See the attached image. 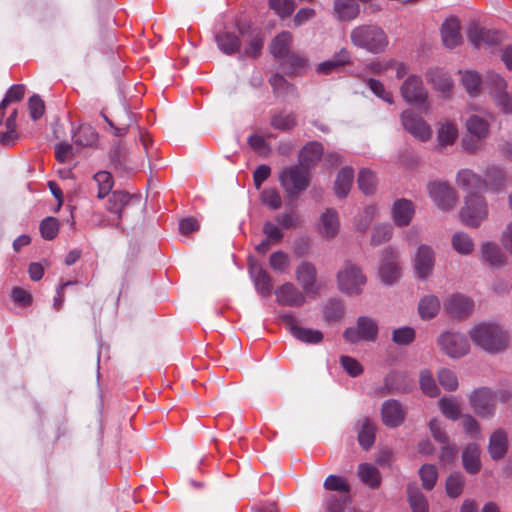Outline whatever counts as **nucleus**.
Segmentation results:
<instances>
[{"instance_id":"f257e3e1","label":"nucleus","mask_w":512,"mask_h":512,"mask_svg":"<svg viewBox=\"0 0 512 512\" xmlns=\"http://www.w3.org/2000/svg\"><path fill=\"white\" fill-rule=\"evenodd\" d=\"M469 335L476 345L491 353L505 349L508 343L507 333L496 324L481 323L472 328Z\"/></svg>"},{"instance_id":"f03ea898","label":"nucleus","mask_w":512,"mask_h":512,"mask_svg":"<svg viewBox=\"0 0 512 512\" xmlns=\"http://www.w3.org/2000/svg\"><path fill=\"white\" fill-rule=\"evenodd\" d=\"M350 39L354 46L373 54L383 53L389 43L386 33L376 25L355 27L351 31Z\"/></svg>"},{"instance_id":"7ed1b4c3","label":"nucleus","mask_w":512,"mask_h":512,"mask_svg":"<svg viewBox=\"0 0 512 512\" xmlns=\"http://www.w3.org/2000/svg\"><path fill=\"white\" fill-rule=\"evenodd\" d=\"M279 182L291 199H296L310 183L309 172L300 165L285 167L279 174Z\"/></svg>"},{"instance_id":"20e7f679","label":"nucleus","mask_w":512,"mask_h":512,"mask_svg":"<svg viewBox=\"0 0 512 512\" xmlns=\"http://www.w3.org/2000/svg\"><path fill=\"white\" fill-rule=\"evenodd\" d=\"M366 281L361 268L351 261H346L337 273L338 289L348 296L360 295Z\"/></svg>"},{"instance_id":"39448f33","label":"nucleus","mask_w":512,"mask_h":512,"mask_svg":"<svg viewBox=\"0 0 512 512\" xmlns=\"http://www.w3.org/2000/svg\"><path fill=\"white\" fill-rule=\"evenodd\" d=\"M487 215V204L483 196L473 194L466 197L465 205L460 212V217L467 226L478 227Z\"/></svg>"},{"instance_id":"423d86ee","label":"nucleus","mask_w":512,"mask_h":512,"mask_svg":"<svg viewBox=\"0 0 512 512\" xmlns=\"http://www.w3.org/2000/svg\"><path fill=\"white\" fill-rule=\"evenodd\" d=\"M377 335V322L370 317L360 316L355 326L348 327L344 331L343 337L350 343H357L360 341L373 342L376 340Z\"/></svg>"},{"instance_id":"0eeeda50","label":"nucleus","mask_w":512,"mask_h":512,"mask_svg":"<svg viewBox=\"0 0 512 512\" xmlns=\"http://www.w3.org/2000/svg\"><path fill=\"white\" fill-rule=\"evenodd\" d=\"M278 318L285 328L299 341L309 344H317L323 340V334L319 330L304 328L297 324L295 316L291 312H282Z\"/></svg>"},{"instance_id":"6e6552de","label":"nucleus","mask_w":512,"mask_h":512,"mask_svg":"<svg viewBox=\"0 0 512 512\" xmlns=\"http://www.w3.org/2000/svg\"><path fill=\"white\" fill-rule=\"evenodd\" d=\"M379 276L386 285L394 284L401 276L398 252L391 247L385 248L382 251Z\"/></svg>"},{"instance_id":"1a4fd4ad","label":"nucleus","mask_w":512,"mask_h":512,"mask_svg":"<svg viewBox=\"0 0 512 512\" xmlns=\"http://www.w3.org/2000/svg\"><path fill=\"white\" fill-rule=\"evenodd\" d=\"M438 345L450 357H462L469 351L467 338L460 333L445 332L438 338Z\"/></svg>"},{"instance_id":"9d476101","label":"nucleus","mask_w":512,"mask_h":512,"mask_svg":"<svg viewBox=\"0 0 512 512\" xmlns=\"http://www.w3.org/2000/svg\"><path fill=\"white\" fill-rule=\"evenodd\" d=\"M401 94L406 102L427 108V91L420 77L416 75L409 76L401 86Z\"/></svg>"},{"instance_id":"9b49d317","label":"nucleus","mask_w":512,"mask_h":512,"mask_svg":"<svg viewBox=\"0 0 512 512\" xmlns=\"http://www.w3.org/2000/svg\"><path fill=\"white\" fill-rule=\"evenodd\" d=\"M401 122L404 129L413 137L426 141L431 137L430 126L412 110H406L401 114Z\"/></svg>"},{"instance_id":"f8f14e48","label":"nucleus","mask_w":512,"mask_h":512,"mask_svg":"<svg viewBox=\"0 0 512 512\" xmlns=\"http://www.w3.org/2000/svg\"><path fill=\"white\" fill-rule=\"evenodd\" d=\"M429 195L442 210H449L456 203L454 189L446 182H432L428 185Z\"/></svg>"},{"instance_id":"ddd939ff","label":"nucleus","mask_w":512,"mask_h":512,"mask_svg":"<svg viewBox=\"0 0 512 512\" xmlns=\"http://www.w3.org/2000/svg\"><path fill=\"white\" fill-rule=\"evenodd\" d=\"M416 275L420 279L428 278L434 268L435 254L433 249L428 245H421L413 259Z\"/></svg>"},{"instance_id":"4468645a","label":"nucleus","mask_w":512,"mask_h":512,"mask_svg":"<svg viewBox=\"0 0 512 512\" xmlns=\"http://www.w3.org/2000/svg\"><path fill=\"white\" fill-rule=\"evenodd\" d=\"M296 280L307 294H316L319 290L317 285V269L309 261H302L295 271Z\"/></svg>"},{"instance_id":"2eb2a0df","label":"nucleus","mask_w":512,"mask_h":512,"mask_svg":"<svg viewBox=\"0 0 512 512\" xmlns=\"http://www.w3.org/2000/svg\"><path fill=\"white\" fill-rule=\"evenodd\" d=\"M406 409L395 399H389L383 402L381 407V417L384 425L390 428L400 426L406 417Z\"/></svg>"},{"instance_id":"dca6fc26","label":"nucleus","mask_w":512,"mask_h":512,"mask_svg":"<svg viewBox=\"0 0 512 512\" xmlns=\"http://www.w3.org/2000/svg\"><path fill=\"white\" fill-rule=\"evenodd\" d=\"M470 404L475 413L481 417H489L494 413V400L491 390L480 388L470 395Z\"/></svg>"},{"instance_id":"f3484780","label":"nucleus","mask_w":512,"mask_h":512,"mask_svg":"<svg viewBox=\"0 0 512 512\" xmlns=\"http://www.w3.org/2000/svg\"><path fill=\"white\" fill-rule=\"evenodd\" d=\"M275 295L277 302L283 306L301 307L306 301L303 292L290 282L278 287Z\"/></svg>"},{"instance_id":"a211bd4d","label":"nucleus","mask_w":512,"mask_h":512,"mask_svg":"<svg viewBox=\"0 0 512 512\" xmlns=\"http://www.w3.org/2000/svg\"><path fill=\"white\" fill-rule=\"evenodd\" d=\"M132 202H139V197L125 191L116 190L111 193L106 203V209L117 216L118 220L123 217V210Z\"/></svg>"},{"instance_id":"6ab92c4d","label":"nucleus","mask_w":512,"mask_h":512,"mask_svg":"<svg viewBox=\"0 0 512 512\" xmlns=\"http://www.w3.org/2000/svg\"><path fill=\"white\" fill-rule=\"evenodd\" d=\"M388 393H408L414 386V381L404 372L392 371L384 379Z\"/></svg>"},{"instance_id":"aec40b11","label":"nucleus","mask_w":512,"mask_h":512,"mask_svg":"<svg viewBox=\"0 0 512 512\" xmlns=\"http://www.w3.org/2000/svg\"><path fill=\"white\" fill-rule=\"evenodd\" d=\"M457 183L469 195L479 194L486 190V181L470 169H462L458 172Z\"/></svg>"},{"instance_id":"412c9836","label":"nucleus","mask_w":512,"mask_h":512,"mask_svg":"<svg viewBox=\"0 0 512 512\" xmlns=\"http://www.w3.org/2000/svg\"><path fill=\"white\" fill-rule=\"evenodd\" d=\"M445 308L450 316L462 318L468 316L472 312L474 302L464 295L456 294L447 300Z\"/></svg>"},{"instance_id":"4be33fe9","label":"nucleus","mask_w":512,"mask_h":512,"mask_svg":"<svg viewBox=\"0 0 512 512\" xmlns=\"http://www.w3.org/2000/svg\"><path fill=\"white\" fill-rule=\"evenodd\" d=\"M414 213V205L407 199H399L393 204L392 219L395 225L399 227L408 226L414 216Z\"/></svg>"},{"instance_id":"5701e85b","label":"nucleus","mask_w":512,"mask_h":512,"mask_svg":"<svg viewBox=\"0 0 512 512\" xmlns=\"http://www.w3.org/2000/svg\"><path fill=\"white\" fill-rule=\"evenodd\" d=\"M441 35L444 45L452 49L462 41L460 24L456 18H450L442 24Z\"/></svg>"},{"instance_id":"b1692460","label":"nucleus","mask_w":512,"mask_h":512,"mask_svg":"<svg viewBox=\"0 0 512 512\" xmlns=\"http://www.w3.org/2000/svg\"><path fill=\"white\" fill-rule=\"evenodd\" d=\"M350 62V53L347 49L342 48L339 52L327 61L319 63L316 71L318 74L328 75L338 71L341 67Z\"/></svg>"},{"instance_id":"393cba45","label":"nucleus","mask_w":512,"mask_h":512,"mask_svg":"<svg viewBox=\"0 0 512 512\" xmlns=\"http://www.w3.org/2000/svg\"><path fill=\"white\" fill-rule=\"evenodd\" d=\"M323 147L318 142H309L299 153V165L309 171L322 157Z\"/></svg>"},{"instance_id":"a878e982","label":"nucleus","mask_w":512,"mask_h":512,"mask_svg":"<svg viewBox=\"0 0 512 512\" xmlns=\"http://www.w3.org/2000/svg\"><path fill=\"white\" fill-rule=\"evenodd\" d=\"M339 218L337 212L328 208L320 217L319 232L325 238H334L339 231Z\"/></svg>"},{"instance_id":"bb28decb","label":"nucleus","mask_w":512,"mask_h":512,"mask_svg":"<svg viewBox=\"0 0 512 512\" xmlns=\"http://www.w3.org/2000/svg\"><path fill=\"white\" fill-rule=\"evenodd\" d=\"M249 271L257 292L262 296L270 295L272 291V279L268 273L257 264H250Z\"/></svg>"},{"instance_id":"cd10ccee","label":"nucleus","mask_w":512,"mask_h":512,"mask_svg":"<svg viewBox=\"0 0 512 512\" xmlns=\"http://www.w3.org/2000/svg\"><path fill=\"white\" fill-rule=\"evenodd\" d=\"M481 259L492 267H501L506 264V256L501 248L493 242H485L481 246Z\"/></svg>"},{"instance_id":"c85d7f7f","label":"nucleus","mask_w":512,"mask_h":512,"mask_svg":"<svg viewBox=\"0 0 512 512\" xmlns=\"http://www.w3.org/2000/svg\"><path fill=\"white\" fill-rule=\"evenodd\" d=\"M280 65L287 75L300 76L306 72L308 60L304 56L291 52L280 62Z\"/></svg>"},{"instance_id":"c756f323","label":"nucleus","mask_w":512,"mask_h":512,"mask_svg":"<svg viewBox=\"0 0 512 512\" xmlns=\"http://www.w3.org/2000/svg\"><path fill=\"white\" fill-rule=\"evenodd\" d=\"M462 462L466 472L476 474L481 469L480 449L475 443L468 444L462 453Z\"/></svg>"},{"instance_id":"7c9ffc66","label":"nucleus","mask_w":512,"mask_h":512,"mask_svg":"<svg viewBox=\"0 0 512 512\" xmlns=\"http://www.w3.org/2000/svg\"><path fill=\"white\" fill-rule=\"evenodd\" d=\"M218 48L226 55H233L240 51L241 41L233 32L223 31L215 36Z\"/></svg>"},{"instance_id":"2f4dec72","label":"nucleus","mask_w":512,"mask_h":512,"mask_svg":"<svg viewBox=\"0 0 512 512\" xmlns=\"http://www.w3.org/2000/svg\"><path fill=\"white\" fill-rule=\"evenodd\" d=\"M291 42L292 34L288 31L281 32L273 39L270 45L271 54L281 62L291 53Z\"/></svg>"},{"instance_id":"473e14b6","label":"nucleus","mask_w":512,"mask_h":512,"mask_svg":"<svg viewBox=\"0 0 512 512\" xmlns=\"http://www.w3.org/2000/svg\"><path fill=\"white\" fill-rule=\"evenodd\" d=\"M507 435L502 429L496 430L490 437L489 453L492 459H502L507 452Z\"/></svg>"},{"instance_id":"72a5a7b5","label":"nucleus","mask_w":512,"mask_h":512,"mask_svg":"<svg viewBox=\"0 0 512 512\" xmlns=\"http://www.w3.org/2000/svg\"><path fill=\"white\" fill-rule=\"evenodd\" d=\"M334 11L340 21H350L359 15L360 7L354 0H335Z\"/></svg>"},{"instance_id":"f704fd0d","label":"nucleus","mask_w":512,"mask_h":512,"mask_svg":"<svg viewBox=\"0 0 512 512\" xmlns=\"http://www.w3.org/2000/svg\"><path fill=\"white\" fill-rule=\"evenodd\" d=\"M469 41L475 46L480 47L482 44H493L497 40L494 32L472 24L467 32Z\"/></svg>"},{"instance_id":"c9c22d12","label":"nucleus","mask_w":512,"mask_h":512,"mask_svg":"<svg viewBox=\"0 0 512 512\" xmlns=\"http://www.w3.org/2000/svg\"><path fill=\"white\" fill-rule=\"evenodd\" d=\"M354 179V171L351 167L342 168L335 180V194L339 198H345L351 188Z\"/></svg>"},{"instance_id":"e433bc0d","label":"nucleus","mask_w":512,"mask_h":512,"mask_svg":"<svg viewBox=\"0 0 512 512\" xmlns=\"http://www.w3.org/2000/svg\"><path fill=\"white\" fill-rule=\"evenodd\" d=\"M458 138L457 126L448 120L439 123L437 139L440 147L453 145Z\"/></svg>"},{"instance_id":"4c0bfd02","label":"nucleus","mask_w":512,"mask_h":512,"mask_svg":"<svg viewBox=\"0 0 512 512\" xmlns=\"http://www.w3.org/2000/svg\"><path fill=\"white\" fill-rule=\"evenodd\" d=\"M466 127L468 132L479 140H484L489 135L490 125L488 121L478 115L470 116L466 121Z\"/></svg>"},{"instance_id":"58836bf2","label":"nucleus","mask_w":512,"mask_h":512,"mask_svg":"<svg viewBox=\"0 0 512 512\" xmlns=\"http://www.w3.org/2000/svg\"><path fill=\"white\" fill-rule=\"evenodd\" d=\"M486 189L493 192L501 191L506 185V175L504 171L497 167L491 166L486 170Z\"/></svg>"},{"instance_id":"ea45409f","label":"nucleus","mask_w":512,"mask_h":512,"mask_svg":"<svg viewBox=\"0 0 512 512\" xmlns=\"http://www.w3.org/2000/svg\"><path fill=\"white\" fill-rule=\"evenodd\" d=\"M357 474L360 480L371 488H377L381 482L378 469L369 463H362L358 467Z\"/></svg>"},{"instance_id":"a19ab883","label":"nucleus","mask_w":512,"mask_h":512,"mask_svg":"<svg viewBox=\"0 0 512 512\" xmlns=\"http://www.w3.org/2000/svg\"><path fill=\"white\" fill-rule=\"evenodd\" d=\"M427 80L433 87L445 94L450 91L452 87V80L450 76L441 70L431 69L427 73Z\"/></svg>"},{"instance_id":"79ce46f5","label":"nucleus","mask_w":512,"mask_h":512,"mask_svg":"<svg viewBox=\"0 0 512 512\" xmlns=\"http://www.w3.org/2000/svg\"><path fill=\"white\" fill-rule=\"evenodd\" d=\"M440 310V301L434 295L423 297L418 304V311L422 319H431L437 315Z\"/></svg>"},{"instance_id":"37998d69","label":"nucleus","mask_w":512,"mask_h":512,"mask_svg":"<svg viewBox=\"0 0 512 512\" xmlns=\"http://www.w3.org/2000/svg\"><path fill=\"white\" fill-rule=\"evenodd\" d=\"M98 134L90 125H81L73 134V142L79 146H92L96 143Z\"/></svg>"},{"instance_id":"c03bdc74","label":"nucleus","mask_w":512,"mask_h":512,"mask_svg":"<svg viewBox=\"0 0 512 512\" xmlns=\"http://www.w3.org/2000/svg\"><path fill=\"white\" fill-rule=\"evenodd\" d=\"M270 124L277 130L290 131L297 125V119L294 113L277 112L271 117Z\"/></svg>"},{"instance_id":"a18cd8bd","label":"nucleus","mask_w":512,"mask_h":512,"mask_svg":"<svg viewBox=\"0 0 512 512\" xmlns=\"http://www.w3.org/2000/svg\"><path fill=\"white\" fill-rule=\"evenodd\" d=\"M375 426L374 424L367 418L362 421L361 429L358 434L359 444L363 449H370L375 442Z\"/></svg>"},{"instance_id":"49530a36","label":"nucleus","mask_w":512,"mask_h":512,"mask_svg":"<svg viewBox=\"0 0 512 512\" xmlns=\"http://www.w3.org/2000/svg\"><path fill=\"white\" fill-rule=\"evenodd\" d=\"M408 499L413 512H428V503L423 493L413 485L407 488Z\"/></svg>"},{"instance_id":"de8ad7c7","label":"nucleus","mask_w":512,"mask_h":512,"mask_svg":"<svg viewBox=\"0 0 512 512\" xmlns=\"http://www.w3.org/2000/svg\"><path fill=\"white\" fill-rule=\"evenodd\" d=\"M358 187L366 195H371L376 189L377 179L375 174L368 168L360 170L358 175Z\"/></svg>"},{"instance_id":"09e8293b","label":"nucleus","mask_w":512,"mask_h":512,"mask_svg":"<svg viewBox=\"0 0 512 512\" xmlns=\"http://www.w3.org/2000/svg\"><path fill=\"white\" fill-rule=\"evenodd\" d=\"M94 181L98 186L97 197L103 199L108 196L113 188V177L108 171H99L94 175Z\"/></svg>"},{"instance_id":"8fccbe9b","label":"nucleus","mask_w":512,"mask_h":512,"mask_svg":"<svg viewBox=\"0 0 512 512\" xmlns=\"http://www.w3.org/2000/svg\"><path fill=\"white\" fill-rule=\"evenodd\" d=\"M453 248L462 255H468L474 250L472 238L464 232H456L452 237Z\"/></svg>"},{"instance_id":"3c124183","label":"nucleus","mask_w":512,"mask_h":512,"mask_svg":"<svg viewBox=\"0 0 512 512\" xmlns=\"http://www.w3.org/2000/svg\"><path fill=\"white\" fill-rule=\"evenodd\" d=\"M344 315V305L341 300L330 299L324 307V318L328 322L338 321Z\"/></svg>"},{"instance_id":"603ef678","label":"nucleus","mask_w":512,"mask_h":512,"mask_svg":"<svg viewBox=\"0 0 512 512\" xmlns=\"http://www.w3.org/2000/svg\"><path fill=\"white\" fill-rule=\"evenodd\" d=\"M420 388L422 392L429 397H436L439 395V388L429 370H422L419 377Z\"/></svg>"},{"instance_id":"864d4df0","label":"nucleus","mask_w":512,"mask_h":512,"mask_svg":"<svg viewBox=\"0 0 512 512\" xmlns=\"http://www.w3.org/2000/svg\"><path fill=\"white\" fill-rule=\"evenodd\" d=\"M439 408L443 415L448 419L455 421L460 417V407L453 397L441 398L439 401Z\"/></svg>"},{"instance_id":"5fc2aeb1","label":"nucleus","mask_w":512,"mask_h":512,"mask_svg":"<svg viewBox=\"0 0 512 512\" xmlns=\"http://www.w3.org/2000/svg\"><path fill=\"white\" fill-rule=\"evenodd\" d=\"M269 83L273 88L276 96L286 95L289 93H293L296 88L294 85L289 83L281 74L276 73L270 79Z\"/></svg>"},{"instance_id":"6e6d98bb","label":"nucleus","mask_w":512,"mask_h":512,"mask_svg":"<svg viewBox=\"0 0 512 512\" xmlns=\"http://www.w3.org/2000/svg\"><path fill=\"white\" fill-rule=\"evenodd\" d=\"M249 46L244 50L243 56L256 58L263 48V39L260 32L253 29L248 35Z\"/></svg>"},{"instance_id":"4d7b16f0","label":"nucleus","mask_w":512,"mask_h":512,"mask_svg":"<svg viewBox=\"0 0 512 512\" xmlns=\"http://www.w3.org/2000/svg\"><path fill=\"white\" fill-rule=\"evenodd\" d=\"M419 474L423 487L427 490H431L435 486L438 478L436 467L432 464H425L420 468Z\"/></svg>"},{"instance_id":"13d9d810","label":"nucleus","mask_w":512,"mask_h":512,"mask_svg":"<svg viewBox=\"0 0 512 512\" xmlns=\"http://www.w3.org/2000/svg\"><path fill=\"white\" fill-rule=\"evenodd\" d=\"M481 77L473 71H466L462 74V83L471 96H475L480 89Z\"/></svg>"},{"instance_id":"bf43d9fd","label":"nucleus","mask_w":512,"mask_h":512,"mask_svg":"<svg viewBox=\"0 0 512 512\" xmlns=\"http://www.w3.org/2000/svg\"><path fill=\"white\" fill-rule=\"evenodd\" d=\"M393 229L390 224H381L374 228L372 237H371V245L378 246L387 241H389L392 237Z\"/></svg>"},{"instance_id":"052dcab7","label":"nucleus","mask_w":512,"mask_h":512,"mask_svg":"<svg viewBox=\"0 0 512 512\" xmlns=\"http://www.w3.org/2000/svg\"><path fill=\"white\" fill-rule=\"evenodd\" d=\"M438 381L440 385L447 391H454L458 387V379L456 374L447 368L438 371Z\"/></svg>"},{"instance_id":"680f3d73","label":"nucleus","mask_w":512,"mask_h":512,"mask_svg":"<svg viewBox=\"0 0 512 512\" xmlns=\"http://www.w3.org/2000/svg\"><path fill=\"white\" fill-rule=\"evenodd\" d=\"M277 224L283 229H294L300 226L301 220L295 211L280 213L276 216Z\"/></svg>"},{"instance_id":"e2e57ef3","label":"nucleus","mask_w":512,"mask_h":512,"mask_svg":"<svg viewBox=\"0 0 512 512\" xmlns=\"http://www.w3.org/2000/svg\"><path fill=\"white\" fill-rule=\"evenodd\" d=\"M464 478L460 473L451 474L446 481V491L451 498L458 497L463 490Z\"/></svg>"},{"instance_id":"0e129e2a","label":"nucleus","mask_w":512,"mask_h":512,"mask_svg":"<svg viewBox=\"0 0 512 512\" xmlns=\"http://www.w3.org/2000/svg\"><path fill=\"white\" fill-rule=\"evenodd\" d=\"M40 232L44 239L52 240L59 232L58 220L54 217H47L40 223Z\"/></svg>"},{"instance_id":"69168bd1","label":"nucleus","mask_w":512,"mask_h":512,"mask_svg":"<svg viewBox=\"0 0 512 512\" xmlns=\"http://www.w3.org/2000/svg\"><path fill=\"white\" fill-rule=\"evenodd\" d=\"M415 339V330L405 326L397 328L392 333V340L398 345H408Z\"/></svg>"},{"instance_id":"338daca9","label":"nucleus","mask_w":512,"mask_h":512,"mask_svg":"<svg viewBox=\"0 0 512 512\" xmlns=\"http://www.w3.org/2000/svg\"><path fill=\"white\" fill-rule=\"evenodd\" d=\"M324 488L329 491H339L348 494L350 491L349 484L340 476L329 475L324 481Z\"/></svg>"},{"instance_id":"774afa93","label":"nucleus","mask_w":512,"mask_h":512,"mask_svg":"<svg viewBox=\"0 0 512 512\" xmlns=\"http://www.w3.org/2000/svg\"><path fill=\"white\" fill-rule=\"evenodd\" d=\"M269 6L276 14L284 18L293 13L295 2L294 0H269Z\"/></svg>"}]
</instances>
